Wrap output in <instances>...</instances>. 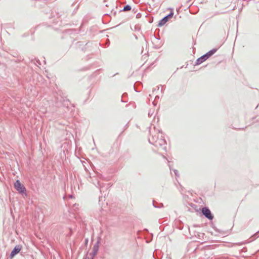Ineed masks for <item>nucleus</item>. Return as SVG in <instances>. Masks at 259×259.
<instances>
[{
	"label": "nucleus",
	"instance_id": "obj_6",
	"mask_svg": "<svg viewBox=\"0 0 259 259\" xmlns=\"http://www.w3.org/2000/svg\"><path fill=\"white\" fill-rule=\"evenodd\" d=\"M174 15L173 12H171L169 15L164 17L162 19H161L159 23L158 26H162L164 25L166 22L169 19L171 18Z\"/></svg>",
	"mask_w": 259,
	"mask_h": 259
},
{
	"label": "nucleus",
	"instance_id": "obj_14",
	"mask_svg": "<svg viewBox=\"0 0 259 259\" xmlns=\"http://www.w3.org/2000/svg\"><path fill=\"white\" fill-rule=\"evenodd\" d=\"M97 184L99 186H100L99 183L98 182H97Z\"/></svg>",
	"mask_w": 259,
	"mask_h": 259
},
{
	"label": "nucleus",
	"instance_id": "obj_11",
	"mask_svg": "<svg viewBox=\"0 0 259 259\" xmlns=\"http://www.w3.org/2000/svg\"><path fill=\"white\" fill-rule=\"evenodd\" d=\"M88 241H89V240L88 238H86L85 239V244L87 245L88 244Z\"/></svg>",
	"mask_w": 259,
	"mask_h": 259
},
{
	"label": "nucleus",
	"instance_id": "obj_13",
	"mask_svg": "<svg viewBox=\"0 0 259 259\" xmlns=\"http://www.w3.org/2000/svg\"><path fill=\"white\" fill-rule=\"evenodd\" d=\"M70 232H69V235H71L72 233V230L70 229Z\"/></svg>",
	"mask_w": 259,
	"mask_h": 259
},
{
	"label": "nucleus",
	"instance_id": "obj_8",
	"mask_svg": "<svg viewBox=\"0 0 259 259\" xmlns=\"http://www.w3.org/2000/svg\"><path fill=\"white\" fill-rule=\"evenodd\" d=\"M100 243V239H99L97 242L95 243V244L94 245L93 247L95 249H96L99 250V244Z\"/></svg>",
	"mask_w": 259,
	"mask_h": 259
},
{
	"label": "nucleus",
	"instance_id": "obj_9",
	"mask_svg": "<svg viewBox=\"0 0 259 259\" xmlns=\"http://www.w3.org/2000/svg\"><path fill=\"white\" fill-rule=\"evenodd\" d=\"M131 7L130 6L127 5V6L124 7L123 10L124 11H127L131 10Z\"/></svg>",
	"mask_w": 259,
	"mask_h": 259
},
{
	"label": "nucleus",
	"instance_id": "obj_1",
	"mask_svg": "<svg viewBox=\"0 0 259 259\" xmlns=\"http://www.w3.org/2000/svg\"><path fill=\"white\" fill-rule=\"evenodd\" d=\"M69 100L66 98L62 93H57L55 95V106L58 108L56 111L59 115H64L69 111Z\"/></svg>",
	"mask_w": 259,
	"mask_h": 259
},
{
	"label": "nucleus",
	"instance_id": "obj_12",
	"mask_svg": "<svg viewBox=\"0 0 259 259\" xmlns=\"http://www.w3.org/2000/svg\"><path fill=\"white\" fill-rule=\"evenodd\" d=\"M102 190H103V187L100 188V191L101 192Z\"/></svg>",
	"mask_w": 259,
	"mask_h": 259
},
{
	"label": "nucleus",
	"instance_id": "obj_10",
	"mask_svg": "<svg viewBox=\"0 0 259 259\" xmlns=\"http://www.w3.org/2000/svg\"><path fill=\"white\" fill-rule=\"evenodd\" d=\"M76 179V178L75 177H74V180L73 181V184H71V187H73V186H74V187H75V183L77 182H76V180H75Z\"/></svg>",
	"mask_w": 259,
	"mask_h": 259
},
{
	"label": "nucleus",
	"instance_id": "obj_4",
	"mask_svg": "<svg viewBox=\"0 0 259 259\" xmlns=\"http://www.w3.org/2000/svg\"><path fill=\"white\" fill-rule=\"evenodd\" d=\"M22 246L21 245H16L13 249L11 251L9 257L12 259L16 254H17L21 250Z\"/></svg>",
	"mask_w": 259,
	"mask_h": 259
},
{
	"label": "nucleus",
	"instance_id": "obj_3",
	"mask_svg": "<svg viewBox=\"0 0 259 259\" xmlns=\"http://www.w3.org/2000/svg\"><path fill=\"white\" fill-rule=\"evenodd\" d=\"M216 52V50H212L207 53L206 54L201 56L200 58L197 59V64H201L204 61L207 60L209 57L212 56L215 52Z\"/></svg>",
	"mask_w": 259,
	"mask_h": 259
},
{
	"label": "nucleus",
	"instance_id": "obj_7",
	"mask_svg": "<svg viewBox=\"0 0 259 259\" xmlns=\"http://www.w3.org/2000/svg\"><path fill=\"white\" fill-rule=\"evenodd\" d=\"M98 250L93 248L92 252L90 253L91 255V259H94V256L97 254Z\"/></svg>",
	"mask_w": 259,
	"mask_h": 259
},
{
	"label": "nucleus",
	"instance_id": "obj_5",
	"mask_svg": "<svg viewBox=\"0 0 259 259\" xmlns=\"http://www.w3.org/2000/svg\"><path fill=\"white\" fill-rule=\"evenodd\" d=\"M202 213L209 220H212L213 218V215L211 214L210 210L207 207H203L202 208Z\"/></svg>",
	"mask_w": 259,
	"mask_h": 259
},
{
	"label": "nucleus",
	"instance_id": "obj_2",
	"mask_svg": "<svg viewBox=\"0 0 259 259\" xmlns=\"http://www.w3.org/2000/svg\"><path fill=\"white\" fill-rule=\"evenodd\" d=\"M14 188L19 193L26 195V189L19 180L15 182Z\"/></svg>",
	"mask_w": 259,
	"mask_h": 259
}]
</instances>
